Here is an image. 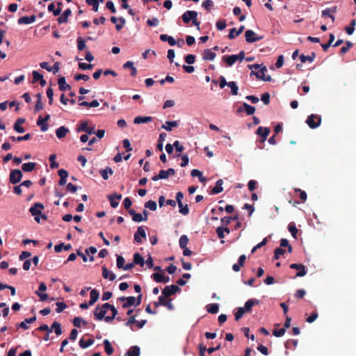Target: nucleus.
<instances>
[{
  "label": "nucleus",
  "instance_id": "obj_38",
  "mask_svg": "<svg viewBox=\"0 0 356 356\" xmlns=\"http://www.w3.org/2000/svg\"><path fill=\"white\" fill-rule=\"evenodd\" d=\"M60 69V63L56 62L53 66L49 65L48 63L46 62V70L49 72H52L54 74H56L58 72Z\"/></svg>",
  "mask_w": 356,
  "mask_h": 356
},
{
  "label": "nucleus",
  "instance_id": "obj_21",
  "mask_svg": "<svg viewBox=\"0 0 356 356\" xmlns=\"http://www.w3.org/2000/svg\"><path fill=\"white\" fill-rule=\"evenodd\" d=\"M72 11L70 8L66 9L63 13L58 18L57 21L59 24L66 23L68 17L71 15Z\"/></svg>",
  "mask_w": 356,
  "mask_h": 356
},
{
  "label": "nucleus",
  "instance_id": "obj_33",
  "mask_svg": "<svg viewBox=\"0 0 356 356\" xmlns=\"http://www.w3.org/2000/svg\"><path fill=\"white\" fill-rule=\"evenodd\" d=\"M134 264L139 265L140 266H143L145 264V260L143 257L138 253L136 252L134 254Z\"/></svg>",
  "mask_w": 356,
  "mask_h": 356
},
{
  "label": "nucleus",
  "instance_id": "obj_11",
  "mask_svg": "<svg viewBox=\"0 0 356 356\" xmlns=\"http://www.w3.org/2000/svg\"><path fill=\"white\" fill-rule=\"evenodd\" d=\"M107 198L110 201L111 207L116 208L119 204L118 200L122 198V195L115 193L113 194L108 195L107 196Z\"/></svg>",
  "mask_w": 356,
  "mask_h": 356
},
{
  "label": "nucleus",
  "instance_id": "obj_45",
  "mask_svg": "<svg viewBox=\"0 0 356 356\" xmlns=\"http://www.w3.org/2000/svg\"><path fill=\"white\" fill-rule=\"evenodd\" d=\"M104 346L105 352L108 355H112L113 353V348L110 341L108 339H104Z\"/></svg>",
  "mask_w": 356,
  "mask_h": 356
},
{
  "label": "nucleus",
  "instance_id": "obj_63",
  "mask_svg": "<svg viewBox=\"0 0 356 356\" xmlns=\"http://www.w3.org/2000/svg\"><path fill=\"white\" fill-rule=\"evenodd\" d=\"M152 277L156 282H163L164 275L163 273H155L152 274Z\"/></svg>",
  "mask_w": 356,
  "mask_h": 356
},
{
  "label": "nucleus",
  "instance_id": "obj_59",
  "mask_svg": "<svg viewBox=\"0 0 356 356\" xmlns=\"http://www.w3.org/2000/svg\"><path fill=\"white\" fill-rule=\"evenodd\" d=\"M86 2L88 5L92 6L93 11H98L99 3L97 0H86Z\"/></svg>",
  "mask_w": 356,
  "mask_h": 356
},
{
  "label": "nucleus",
  "instance_id": "obj_16",
  "mask_svg": "<svg viewBox=\"0 0 356 356\" xmlns=\"http://www.w3.org/2000/svg\"><path fill=\"white\" fill-rule=\"evenodd\" d=\"M167 298L160 296L159 297V303L161 306L166 307L169 310H172L174 309V306L171 302V300H167Z\"/></svg>",
  "mask_w": 356,
  "mask_h": 356
},
{
  "label": "nucleus",
  "instance_id": "obj_12",
  "mask_svg": "<svg viewBox=\"0 0 356 356\" xmlns=\"http://www.w3.org/2000/svg\"><path fill=\"white\" fill-rule=\"evenodd\" d=\"M141 238H146V232L143 226H140L138 227L136 232L134 234V240L137 243H141L142 239Z\"/></svg>",
  "mask_w": 356,
  "mask_h": 356
},
{
  "label": "nucleus",
  "instance_id": "obj_10",
  "mask_svg": "<svg viewBox=\"0 0 356 356\" xmlns=\"http://www.w3.org/2000/svg\"><path fill=\"white\" fill-rule=\"evenodd\" d=\"M290 268L298 270L296 277H303L307 274L305 266L302 264H292L290 265Z\"/></svg>",
  "mask_w": 356,
  "mask_h": 356
},
{
  "label": "nucleus",
  "instance_id": "obj_64",
  "mask_svg": "<svg viewBox=\"0 0 356 356\" xmlns=\"http://www.w3.org/2000/svg\"><path fill=\"white\" fill-rule=\"evenodd\" d=\"M352 47L353 43L350 41H347L346 45L342 47L340 49L341 54H345Z\"/></svg>",
  "mask_w": 356,
  "mask_h": 356
},
{
  "label": "nucleus",
  "instance_id": "obj_5",
  "mask_svg": "<svg viewBox=\"0 0 356 356\" xmlns=\"http://www.w3.org/2000/svg\"><path fill=\"white\" fill-rule=\"evenodd\" d=\"M245 40L248 43H253L259 41L264 38L263 35L259 36L252 30H247L245 32Z\"/></svg>",
  "mask_w": 356,
  "mask_h": 356
},
{
  "label": "nucleus",
  "instance_id": "obj_56",
  "mask_svg": "<svg viewBox=\"0 0 356 356\" xmlns=\"http://www.w3.org/2000/svg\"><path fill=\"white\" fill-rule=\"evenodd\" d=\"M76 43H77V49L79 51H83L86 47V42L81 37H79L77 38Z\"/></svg>",
  "mask_w": 356,
  "mask_h": 356
},
{
  "label": "nucleus",
  "instance_id": "obj_27",
  "mask_svg": "<svg viewBox=\"0 0 356 356\" xmlns=\"http://www.w3.org/2000/svg\"><path fill=\"white\" fill-rule=\"evenodd\" d=\"M160 40L163 42H168L170 46H175L177 44V42L173 37L166 34H161L160 35Z\"/></svg>",
  "mask_w": 356,
  "mask_h": 356
},
{
  "label": "nucleus",
  "instance_id": "obj_35",
  "mask_svg": "<svg viewBox=\"0 0 356 356\" xmlns=\"http://www.w3.org/2000/svg\"><path fill=\"white\" fill-rule=\"evenodd\" d=\"M99 173L104 180H107L108 179V175H113V171L110 167H106L104 169L100 170Z\"/></svg>",
  "mask_w": 356,
  "mask_h": 356
},
{
  "label": "nucleus",
  "instance_id": "obj_49",
  "mask_svg": "<svg viewBox=\"0 0 356 356\" xmlns=\"http://www.w3.org/2000/svg\"><path fill=\"white\" fill-rule=\"evenodd\" d=\"M40 297V300L44 301V282H41L39 286V290L35 292Z\"/></svg>",
  "mask_w": 356,
  "mask_h": 356
},
{
  "label": "nucleus",
  "instance_id": "obj_61",
  "mask_svg": "<svg viewBox=\"0 0 356 356\" xmlns=\"http://www.w3.org/2000/svg\"><path fill=\"white\" fill-rule=\"evenodd\" d=\"M246 312L245 311L244 308L243 307H238L237 309V311L236 312V313L234 314V316H235V320L236 321H238L239 319H241L243 314L245 313Z\"/></svg>",
  "mask_w": 356,
  "mask_h": 356
},
{
  "label": "nucleus",
  "instance_id": "obj_15",
  "mask_svg": "<svg viewBox=\"0 0 356 356\" xmlns=\"http://www.w3.org/2000/svg\"><path fill=\"white\" fill-rule=\"evenodd\" d=\"M78 131H85L88 134H92L95 133V127H89L87 122H83L80 127L77 129Z\"/></svg>",
  "mask_w": 356,
  "mask_h": 356
},
{
  "label": "nucleus",
  "instance_id": "obj_41",
  "mask_svg": "<svg viewBox=\"0 0 356 356\" xmlns=\"http://www.w3.org/2000/svg\"><path fill=\"white\" fill-rule=\"evenodd\" d=\"M334 38H335L334 35L333 33H330V35H329V40H328V42H327L326 44H321L324 51H327L328 50V49L330 47V46L332 45V42H334Z\"/></svg>",
  "mask_w": 356,
  "mask_h": 356
},
{
  "label": "nucleus",
  "instance_id": "obj_20",
  "mask_svg": "<svg viewBox=\"0 0 356 356\" xmlns=\"http://www.w3.org/2000/svg\"><path fill=\"white\" fill-rule=\"evenodd\" d=\"M69 129L65 126H61L56 130V135L58 139L65 137L66 134L69 132Z\"/></svg>",
  "mask_w": 356,
  "mask_h": 356
},
{
  "label": "nucleus",
  "instance_id": "obj_50",
  "mask_svg": "<svg viewBox=\"0 0 356 356\" xmlns=\"http://www.w3.org/2000/svg\"><path fill=\"white\" fill-rule=\"evenodd\" d=\"M288 229L290 232V233L291 234L292 236L296 239L298 230L296 228V227L293 222H291L289 225Z\"/></svg>",
  "mask_w": 356,
  "mask_h": 356
},
{
  "label": "nucleus",
  "instance_id": "obj_19",
  "mask_svg": "<svg viewBox=\"0 0 356 356\" xmlns=\"http://www.w3.org/2000/svg\"><path fill=\"white\" fill-rule=\"evenodd\" d=\"M102 276L104 279H109L110 281H113L116 277L115 275L109 271L106 266L102 267Z\"/></svg>",
  "mask_w": 356,
  "mask_h": 356
},
{
  "label": "nucleus",
  "instance_id": "obj_36",
  "mask_svg": "<svg viewBox=\"0 0 356 356\" xmlns=\"http://www.w3.org/2000/svg\"><path fill=\"white\" fill-rule=\"evenodd\" d=\"M36 320V317L33 316L31 318H26L24 321L21 322L19 324V327L24 330H27L29 328V323H32Z\"/></svg>",
  "mask_w": 356,
  "mask_h": 356
},
{
  "label": "nucleus",
  "instance_id": "obj_34",
  "mask_svg": "<svg viewBox=\"0 0 356 356\" xmlns=\"http://www.w3.org/2000/svg\"><path fill=\"white\" fill-rule=\"evenodd\" d=\"M99 293L97 289H92L90 291V300H89V305H94L98 300Z\"/></svg>",
  "mask_w": 356,
  "mask_h": 356
},
{
  "label": "nucleus",
  "instance_id": "obj_46",
  "mask_svg": "<svg viewBox=\"0 0 356 356\" xmlns=\"http://www.w3.org/2000/svg\"><path fill=\"white\" fill-rule=\"evenodd\" d=\"M31 135L30 134H26L23 136H10L9 138L13 141L21 142L22 140H28L31 139Z\"/></svg>",
  "mask_w": 356,
  "mask_h": 356
},
{
  "label": "nucleus",
  "instance_id": "obj_30",
  "mask_svg": "<svg viewBox=\"0 0 356 356\" xmlns=\"http://www.w3.org/2000/svg\"><path fill=\"white\" fill-rule=\"evenodd\" d=\"M223 60L228 66H232L236 63V60H238V58L236 57V55L234 54L224 56Z\"/></svg>",
  "mask_w": 356,
  "mask_h": 356
},
{
  "label": "nucleus",
  "instance_id": "obj_18",
  "mask_svg": "<svg viewBox=\"0 0 356 356\" xmlns=\"http://www.w3.org/2000/svg\"><path fill=\"white\" fill-rule=\"evenodd\" d=\"M59 90L60 91H65L70 90L71 86L66 83L65 78L64 76L60 77L58 80Z\"/></svg>",
  "mask_w": 356,
  "mask_h": 356
},
{
  "label": "nucleus",
  "instance_id": "obj_40",
  "mask_svg": "<svg viewBox=\"0 0 356 356\" xmlns=\"http://www.w3.org/2000/svg\"><path fill=\"white\" fill-rule=\"evenodd\" d=\"M136 298L134 296H129L126 298V302L122 305V308L127 309L132 305H135Z\"/></svg>",
  "mask_w": 356,
  "mask_h": 356
},
{
  "label": "nucleus",
  "instance_id": "obj_57",
  "mask_svg": "<svg viewBox=\"0 0 356 356\" xmlns=\"http://www.w3.org/2000/svg\"><path fill=\"white\" fill-rule=\"evenodd\" d=\"M145 207L154 211L156 210L157 205L156 202L153 200H149L145 203Z\"/></svg>",
  "mask_w": 356,
  "mask_h": 356
},
{
  "label": "nucleus",
  "instance_id": "obj_39",
  "mask_svg": "<svg viewBox=\"0 0 356 356\" xmlns=\"http://www.w3.org/2000/svg\"><path fill=\"white\" fill-rule=\"evenodd\" d=\"M36 163L34 162L25 163L22 165V169L24 172H31L35 168Z\"/></svg>",
  "mask_w": 356,
  "mask_h": 356
},
{
  "label": "nucleus",
  "instance_id": "obj_42",
  "mask_svg": "<svg viewBox=\"0 0 356 356\" xmlns=\"http://www.w3.org/2000/svg\"><path fill=\"white\" fill-rule=\"evenodd\" d=\"M207 311L210 314H217L219 311V306L217 303L209 304L207 306Z\"/></svg>",
  "mask_w": 356,
  "mask_h": 356
},
{
  "label": "nucleus",
  "instance_id": "obj_28",
  "mask_svg": "<svg viewBox=\"0 0 356 356\" xmlns=\"http://www.w3.org/2000/svg\"><path fill=\"white\" fill-rule=\"evenodd\" d=\"M152 120L150 116H137L134 118V122L135 124L147 123Z\"/></svg>",
  "mask_w": 356,
  "mask_h": 356
},
{
  "label": "nucleus",
  "instance_id": "obj_47",
  "mask_svg": "<svg viewBox=\"0 0 356 356\" xmlns=\"http://www.w3.org/2000/svg\"><path fill=\"white\" fill-rule=\"evenodd\" d=\"M110 310L112 312V316H107L104 318V321L107 323H111L115 318V316H117V314L118 313V310L116 309V308L114 306L111 307Z\"/></svg>",
  "mask_w": 356,
  "mask_h": 356
},
{
  "label": "nucleus",
  "instance_id": "obj_29",
  "mask_svg": "<svg viewBox=\"0 0 356 356\" xmlns=\"http://www.w3.org/2000/svg\"><path fill=\"white\" fill-rule=\"evenodd\" d=\"M177 121H166L165 123L161 126V128L168 131H170L173 127H177Z\"/></svg>",
  "mask_w": 356,
  "mask_h": 356
},
{
  "label": "nucleus",
  "instance_id": "obj_51",
  "mask_svg": "<svg viewBox=\"0 0 356 356\" xmlns=\"http://www.w3.org/2000/svg\"><path fill=\"white\" fill-rule=\"evenodd\" d=\"M56 155L55 154L49 156V160L50 162V168L51 169L57 168L59 166L58 163L56 161Z\"/></svg>",
  "mask_w": 356,
  "mask_h": 356
},
{
  "label": "nucleus",
  "instance_id": "obj_13",
  "mask_svg": "<svg viewBox=\"0 0 356 356\" xmlns=\"http://www.w3.org/2000/svg\"><path fill=\"white\" fill-rule=\"evenodd\" d=\"M106 310L102 309V307L97 306L95 308V310L94 312V316L95 318L98 321H102V319H104L106 317Z\"/></svg>",
  "mask_w": 356,
  "mask_h": 356
},
{
  "label": "nucleus",
  "instance_id": "obj_43",
  "mask_svg": "<svg viewBox=\"0 0 356 356\" xmlns=\"http://www.w3.org/2000/svg\"><path fill=\"white\" fill-rule=\"evenodd\" d=\"M168 177L167 170H161L159 171V175L152 177L153 181H158L159 179H165Z\"/></svg>",
  "mask_w": 356,
  "mask_h": 356
},
{
  "label": "nucleus",
  "instance_id": "obj_2",
  "mask_svg": "<svg viewBox=\"0 0 356 356\" xmlns=\"http://www.w3.org/2000/svg\"><path fill=\"white\" fill-rule=\"evenodd\" d=\"M44 209V205L42 203H35L33 207L29 209V212L37 222H40V219H44V216L42 213V210Z\"/></svg>",
  "mask_w": 356,
  "mask_h": 356
},
{
  "label": "nucleus",
  "instance_id": "obj_58",
  "mask_svg": "<svg viewBox=\"0 0 356 356\" xmlns=\"http://www.w3.org/2000/svg\"><path fill=\"white\" fill-rule=\"evenodd\" d=\"M356 25V20L353 19L350 22V26H346L345 30L348 35H352L355 31V26Z\"/></svg>",
  "mask_w": 356,
  "mask_h": 356
},
{
  "label": "nucleus",
  "instance_id": "obj_44",
  "mask_svg": "<svg viewBox=\"0 0 356 356\" xmlns=\"http://www.w3.org/2000/svg\"><path fill=\"white\" fill-rule=\"evenodd\" d=\"M165 137H166L165 133H161L159 135V139L157 141L156 147L161 152L163 150V143L165 140Z\"/></svg>",
  "mask_w": 356,
  "mask_h": 356
},
{
  "label": "nucleus",
  "instance_id": "obj_31",
  "mask_svg": "<svg viewBox=\"0 0 356 356\" xmlns=\"http://www.w3.org/2000/svg\"><path fill=\"white\" fill-rule=\"evenodd\" d=\"M216 56V54L211 49H205L203 54V59L207 60H213Z\"/></svg>",
  "mask_w": 356,
  "mask_h": 356
},
{
  "label": "nucleus",
  "instance_id": "obj_24",
  "mask_svg": "<svg viewBox=\"0 0 356 356\" xmlns=\"http://www.w3.org/2000/svg\"><path fill=\"white\" fill-rule=\"evenodd\" d=\"M244 30V26H241L238 31L236 28L230 29L228 38L231 40L234 39L236 36L239 35Z\"/></svg>",
  "mask_w": 356,
  "mask_h": 356
},
{
  "label": "nucleus",
  "instance_id": "obj_62",
  "mask_svg": "<svg viewBox=\"0 0 356 356\" xmlns=\"http://www.w3.org/2000/svg\"><path fill=\"white\" fill-rule=\"evenodd\" d=\"M56 312L57 313L62 312L67 307L66 304L63 302H56Z\"/></svg>",
  "mask_w": 356,
  "mask_h": 356
},
{
  "label": "nucleus",
  "instance_id": "obj_8",
  "mask_svg": "<svg viewBox=\"0 0 356 356\" xmlns=\"http://www.w3.org/2000/svg\"><path fill=\"white\" fill-rule=\"evenodd\" d=\"M267 72V68L266 66H263L258 72L252 71L251 74H254L257 76V79H260L264 81H270L271 80V77L270 75L266 76L265 73Z\"/></svg>",
  "mask_w": 356,
  "mask_h": 356
},
{
  "label": "nucleus",
  "instance_id": "obj_9",
  "mask_svg": "<svg viewBox=\"0 0 356 356\" xmlns=\"http://www.w3.org/2000/svg\"><path fill=\"white\" fill-rule=\"evenodd\" d=\"M270 132V129L268 127H259L257 129V134L261 137V143H264Z\"/></svg>",
  "mask_w": 356,
  "mask_h": 356
},
{
  "label": "nucleus",
  "instance_id": "obj_32",
  "mask_svg": "<svg viewBox=\"0 0 356 356\" xmlns=\"http://www.w3.org/2000/svg\"><path fill=\"white\" fill-rule=\"evenodd\" d=\"M140 353V348L137 346H131L127 351V356H139Z\"/></svg>",
  "mask_w": 356,
  "mask_h": 356
},
{
  "label": "nucleus",
  "instance_id": "obj_1",
  "mask_svg": "<svg viewBox=\"0 0 356 356\" xmlns=\"http://www.w3.org/2000/svg\"><path fill=\"white\" fill-rule=\"evenodd\" d=\"M181 18L185 24H188L191 21L192 24L200 30V22L197 19V13L194 10H187L182 15Z\"/></svg>",
  "mask_w": 356,
  "mask_h": 356
},
{
  "label": "nucleus",
  "instance_id": "obj_17",
  "mask_svg": "<svg viewBox=\"0 0 356 356\" xmlns=\"http://www.w3.org/2000/svg\"><path fill=\"white\" fill-rule=\"evenodd\" d=\"M259 304V301L257 299H249L244 305V309L246 312H250L254 305Z\"/></svg>",
  "mask_w": 356,
  "mask_h": 356
},
{
  "label": "nucleus",
  "instance_id": "obj_14",
  "mask_svg": "<svg viewBox=\"0 0 356 356\" xmlns=\"http://www.w3.org/2000/svg\"><path fill=\"white\" fill-rule=\"evenodd\" d=\"M36 16L33 15L30 17L24 16L18 19L17 23L19 24H29L35 21Z\"/></svg>",
  "mask_w": 356,
  "mask_h": 356
},
{
  "label": "nucleus",
  "instance_id": "obj_55",
  "mask_svg": "<svg viewBox=\"0 0 356 356\" xmlns=\"http://www.w3.org/2000/svg\"><path fill=\"white\" fill-rule=\"evenodd\" d=\"M73 325L75 326V327H80L81 326V324L83 323V325H86L87 324V322L86 321H84L82 318L81 317H75L74 319H73Z\"/></svg>",
  "mask_w": 356,
  "mask_h": 356
},
{
  "label": "nucleus",
  "instance_id": "obj_22",
  "mask_svg": "<svg viewBox=\"0 0 356 356\" xmlns=\"http://www.w3.org/2000/svg\"><path fill=\"white\" fill-rule=\"evenodd\" d=\"M32 74H33L32 83H34L40 81V85L42 86H44V80L43 79V75L40 74L37 71H33Z\"/></svg>",
  "mask_w": 356,
  "mask_h": 356
},
{
  "label": "nucleus",
  "instance_id": "obj_48",
  "mask_svg": "<svg viewBox=\"0 0 356 356\" xmlns=\"http://www.w3.org/2000/svg\"><path fill=\"white\" fill-rule=\"evenodd\" d=\"M243 106L248 115H252L255 112V108L245 102L243 104Z\"/></svg>",
  "mask_w": 356,
  "mask_h": 356
},
{
  "label": "nucleus",
  "instance_id": "obj_6",
  "mask_svg": "<svg viewBox=\"0 0 356 356\" xmlns=\"http://www.w3.org/2000/svg\"><path fill=\"white\" fill-rule=\"evenodd\" d=\"M22 172L18 169L12 170L9 176V181L13 184L19 183L22 178Z\"/></svg>",
  "mask_w": 356,
  "mask_h": 356
},
{
  "label": "nucleus",
  "instance_id": "obj_25",
  "mask_svg": "<svg viewBox=\"0 0 356 356\" xmlns=\"http://www.w3.org/2000/svg\"><path fill=\"white\" fill-rule=\"evenodd\" d=\"M58 7L56 9H55V6L54 3H51L48 6V10L49 12H53L54 16H58L61 12L60 6H62V3L58 2Z\"/></svg>",
  "mask_w": 356,
  "mask_h": 356
},
{
  "label": "nucleus",
  "instance_id": "obj_3",
  "mask_svg": "<svg viewBox=\"0 0 356 356\" xmlns=\"http://www.w3.org/2000/svg\"><path fill=\"white\" fill-rule=\"evenodd\" d=\"M53 330L54 331L56 336H60L63 332L62 328H61V324L59 322L55 321L51 325V327H49L46 325V341L49 340V334Z\"/></svg>",
  "mask_w": 356,
  "mask_h": 356
},
{
  "label": "nucleus",
  "instance_id": "obj_37",
  "mask_svg": "<svg viewBox=\"0 0 356 356\" xmlns=\"http://www.w3.org/2000/svg\"><path fill=\"white\" fill-rule=\"evenodd\" d=\"M316 58V54L314 52H312L310 56H305L304 54H301L300 56V59L301 63H306L307 61H309V63H312Z\"/></svg>",
  "mask_w": 356,
  "mask_h": 356
},
{
  "label": "nucleus",
  "instance_id": "obj_7",
  "mask_svg": "<svg viewBox=\"0 0 356 356\" xmlns=\"http://www.w3.org/2000/svg\"><path fill=\"white\" fill-rule=\"evenodd\" d=\"M180 289L177 285H170V286H166L163 290H162V295L165 298H168L174 294H175L177 292L179 291Z\"/></svg>",
  "mask_w": 356,
  "mask_h": 356
},
{
  "label": "nucleus",
  "instance_id": "obj_53",
  "mask_svg": "<svg viewBox=\"0 0 356 356\" xmlns=\"http://www.w3.org/2000/svg\"><path fill=\"white\" fill-rule=\"evenodd\" d=\"M179 208V213L186 216L189 213V209L187 204L184 205L182 202L177 203Z\"/></svg>",
  "mask_w": 356,
  "mask_h": 356
},
{
  "label": "nucleus",
  "instance_id": "obj_60",
  "mask_svg": "<svg viewBox=\"0 0 356 356\" xmlns=\"http://www.w3.org/2000/svg\"><path fill=\"white\" fill-rule=\"evenodd\" d=\"M288 248V252H292V247L289 244V241L286 238H282L280 240V248Z\"/></svg>",
  "mask_w": 356,
  "mask_h": 356
},
{
  "label": "nucleus",
  "instance_id": "obj_23",
  "mask_svg": "<svg viewBox=\"0 0 356 356\" xmlns=\"http://www.w3.org/2000/svg\"><path fill=\"white\" fill-rule=\"evenodd\" d=\"M223 181L220 179L216 181V186L213 187L211 191V194H218L221 193L223 191L222 188Z\"/></svg>",
  "mask_w": 356,
  "mask_h": 356
},
{
  "label": "nucleus",
  "instance_id": "obj_26",
  "mask_svg": "<svg viewBox=\"0 0 356 356\" xmlns=\"http://www.w3.org/2000/svg\"><path fill=\"white\" fill-rule=\"evenodd\" d=\"M95 342V340L92 338H90L88 340H86L83 337H82L79 340V346L81 348H87L88 347L92 345Z\"/></svg>",
  "mask_w": 356,
  "mask_h": 356
},
{
  "label": "nucleus",
  "instance_id": "obj_52",
  "mask_svg": "<svg viewBox=\"0 0 356 356\" xmlns=\"http://www.w3.org/2000/svg\"><path fill=\"white\" fill-rule=\"evenodd\" d=\"M228 86L231 88V94L232 95H237L238 91V87L237 86L236 82L229 81L228 83Z\"/></svg>",
  "mask_w": 356,
  "mask_h": 356
},
{
  "label": "nucleus",
  "instance_id": "obj_54",
  "mask_svg": "<svg viewBox=\"0 0 356 356\" xmlns=\"http://www.w3.org/2000/svg\"><path fill=\"white\" fill-rule=\"evenodd\" d=\"M188 238L186 235H182L179 241V246L181 248H185L188 243Z\"/></svg>",
  "mask_w": 356,
  "mask_h": 356
},
{
  "label": "nucleus",
  "instance_id": "obj_4",
  "mask_svg": "<svg viewBox=\"0 0 356 356\" xmlns=\"http://www.w3.org/2000/svg\"><path fill=\"white\" fill-rule=\"evenodd\" d=\"M321 122V116L315 114H312L309 116H308L306 123L308 124V126L311 129H316L317 128Z\"/></svg>",
  "mask_w": 356,
  "mask_h": 356
}]
</instances>
